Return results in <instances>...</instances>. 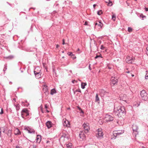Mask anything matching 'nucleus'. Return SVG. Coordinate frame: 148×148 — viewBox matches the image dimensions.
Masks as SVG:
<instances>
[{
    "mask_svg": "<svg viewBox=\"0 0 148 148\" xmlns=\"http://www.w3.org/2000/svg\"><path fill=\"white\" fill-rule=\"evenodd\" d=\"M125 108L120 105H115L114 106V111L118 116H121L125 112Z\"/></svg>",
    "mask_w": 148,
    "mask_h": 148,
    "instance_id": "nucleus-1",
    "label": "nucleus"
},
{
    "mask_svg": "<svg viewBox=\"0 0 148 148\" xmlns=\"http://www.w3.org/2000/svg\"><path fill=\"white\" fill-rule=\"evenodd\" d=\"M103 134L101 129H98L96 131V136L99 139H101L103 138Z\"/></svg>",
    "mask_w": 148,
    "mask_h": 148,
    "instance_id": "nucleus-2",
    "label": "nucleus"
},
{
    "mask_svg": "<svg viewBox=\"0 0 148 148\" xmlns=\"http://www.w3.org/2000/svg\"><path fill=\"white\" fill-rule=\"evenodd\" d=\"M140 95L143 100L147 101L148 99V95L145 90L140 92Z\"/></svg>",
    "mask_w": 148,
    "mask_h": 148,
    "instance_id": "nucleus-3",
    "label": "nucleus"
},
{
    "mask_svg": "<svg viewBox=\"0 0 148 148\" xmlns=\"http://www.w3.org/2000/svg\"><path fill=\"white\" fill-rule=\"evenodd\" d=\"M29 115V113L27 109L24 108L22 110L21 112V115L23 118H24L25 116H27Z\"/></svg>",
    "mask_w": 148,
    "mask_h": 148,
    "instance_id": "nucleus-4",
    "label": "nucleus"
},
{
    "mask_svg": "<svg viewBox=\"0 0 148 148\" xmlns=\"http://www.w3.org/2000/svg\"><path fill=\"white\" fill-rule=\"evenodd\" d=\"M118 82V79L117 77H112L111 79L110 84L112 86H114Z\"/></svg>",
    "mask_w": 148,
    "mask_h": 148,
    "instance_id": "nucleus-5",
    "label": "nucleus"
},
{
    "mask_svg": "<svg viewBox=\"0 0 148 148\" xmlns=\"http://www.w3.org/2000/svg\"><path fill=\"white\" fill-rule=\"evenodd\" d=\"M113 119L114 118L111 115L108 114L106 115L104 118V120L106 122L112 121Z\"/></svg>",
    "mask_w": 148,
    "mask_h": 148,
    "instance_id": "nucleus-6",
    "label": "nucleus"
},
{
    "mask_svg": "<svg viewBox=\"0 0 148 148\" xmlns=\"http://www.w3.org/2000/svg\"><path fill=\"white\" fill-rule=\"evenodd\" d=\"M63 124L64 126L69 127L70 124L69 122L66 119H64L63 121Z\"/></svg>",
    "mask_w": 148,
    "mask_h": 148,
    "instance_id": "nucleus-7",
    "label": "nucleus"
},
{
    "mask_svg": "<svg viewBox=\"0 0 148 148\" xmlns=\"http://www.w3.org/2000/svg\"><path fill=\"white\" fill-rule=\"evenodd\" d=\"M83 126L86 132H88L89 130V124L87 122H85L83 124Z\"/></svg>",
    "mask_w": 148,
    "mask_h": 148,
    "instance_id": "nucleus-8",
    "label": "nucleus"
},
{
    "mask_svg": "<svg viewBox=\"0 0 148 148\" xmlns=\"http://www.w3.org/2000/svg\"><path fill=\"white\" fill-rule=\"evenodd\" d=\"M80 140H82L85 138V136L83 131H80L79 134Z\"/></svg>",
    "mask_w": 148,
    "mask_h": 148,
    "instance_id": "nucleus-9",
    "label": "nucleus"
},
{
    "mask_svg": "<svg viewBox=\"0 0 148 148\" xmlns=\"http://www.w3.org/2000/svg\"><path fill=\"white\" fill-rule=\"evenodd\" d=\"M24 129L28 132L29 133H32L34 132V131L33 129L28 127H24Z\"/></svg>",
    "mask_w": 148,
    "mask_h": 148,
    "instance_id": "nucleus-10",
    "label": "nucleus"
},
{
    "mask_svg": "<svg viewBox=\"0 0 148 148\" xmlns=\"http://www.w3.org/2000/svg\"><path fill=\"white\" fill-rule=\"evenodd\" d=\"M40 70H39L38 71H34V73L37 79H39L41 77L40 74Z\"/></svg>",
    "mask_w": 148,
    "mask_h": 148,
    "instance_id": "nucleus-11",
    "label": "nucleus"
},
{
    "mask_svg": "<svg viewBox=\"0 0 148 148\" xmlns=\"http://www.w3.org/2000/svg\"><path fill=\"white\" fill-rule=\"evenodd\" d=\"M124 132V130H119L114 131V134H116L117 136H119L123 134Z\"/></svg>",
    "mask_w": 148,
    "mask_h": 148,
    "instance_id": "nucleus-12",
    "label": "nucleus"
},
{
    "mask_svg": "<svg viewBox=\"0 0 148 148\" xmlns=\"http://www.w3.org/2000/svg\"><path fill=\"white\" fill-rule=\"evenodd\" d=\"M103 26V24L100 22H99L98 23H96L95 24L96 27H97L99 29L102 28Z\"/></svg>",
    "mask_w": 148,
    "mask_h": 148,
    "instance_id": "nucleus-13",
    "label": "nucleus"
},
{
    "mask_svg": "<svg viewBox=\"0 0 148 148\" xmlns=\"http://www.w3.org/2000/svg\"><path fill=\"white\" fill-rule=\"evenodd\" d=\"M132 60L133 58L132 57H130L129 56H127V57L126 58L125 60L126 62L128 63H132Z\"/></svg>",
    "mask_w": 148,
    "mask_h": 148,
    "instance_id": "nucleus-14",
    "label": "nucleus"
},
{
    "mask_svg": "<svg viewBox=\"0 0 148 148\" xmlns=\"http://www.w3.org/2000/svg\"><path fill=\"white\" fill-rule=\"evenodd\" d=\"M132 129L134 132H136L138 134V127L136 125L134 124L133 125Z\"/></svg>",
    "mask_w": 148,
    "mask_h": 148,
    "instance_id": "nucleus-15",
    "label": "nucleus"
},
{
    "mask_svg": "<svg viewBox=\"0 0 148 148\" xmlns=\"http://www.w3.org/2000/svg\"><path fill=\"white\" fill-rule=\"evenodd\" d=\"M46 125L48 128H50L51 127L52 125V123L49 121H48L46 123Z\"/></svg>",
    "mask_w": 148,
    "mask_h": 148,
    "instance_id": "nucleus-16",
    "label": "nucleus"
},
{
    "mask_svg": "<svg viewBox=\"0 0 148 148\" xmlns=\"http://www.w3.org/2000/svg\"><path fill=\"white\" fill-rule=\"evenodd\" d=\"M99 92L101 95V96H103L104 95L106 94V93H107V92H106L103 89L100 90H99Z\"/></svg>",
    "mask_w": 148,
    "mask_h": 148,
    "instance_id": "nucleus-17",
    "label": "nucleus"
},
{
    "mask_svg": "<svg viewBox=\"0 0 148 148\" xmlns=\"http://www.w3.org/2000/svg\"><path fill=\"white\" fill-rule=\"evenodd\" d=\"M41 136L40 135H37L36 138L37 142L39 143L41 140Z\"/></svg>",
    "mask_w": 148,
    "mask_h": 148,
    "instance_id": "nucleus-18",
    "label": "nucleus"
},
{
    "mask_svg": "<svg viewBox=\"0 0 148 148\" xmlns=\"http://www.w3.org/2000/svg\"><path fill=\"white\" fill-rule=\"evenodd\" d=\"M117 123L120 125H123L124 123V121L123 119L121 120H119L117 121Z\"/></svg>",
    "mask_w": 148,
    "mask_h": 148,
    "instance_id": "nucleus-19",
    "label": "nucleus"
},
{
    "mask_svg": "<svg viewBox=\"0 0 148 148\" xmlns=\"http://www.w3.org/2000/svg\"><path fill=\"white\" fill-rule=\"evenodd\" d=\"M14 133L15 135H19L21 134L20 132L18 129L16 128L14 130Z\"/></svg>",
    "mask_w": 148,
    "mask_h": 148,
    "instance_id": "nucleus-20",
    "label": "nucleus"
},
{
    "mask_svg": "<svg viewBox=\"0 0 148 148\" xmlns=\"http://www.w3.org/2000/svg\"><path fill=\"white\" fill-rule=\"evenodd\" d=\"M43 90L45 92H47V91L48 88L47 86L46 85H44L43 86Z\"/></svg>",
    "mask_w": 148,
    "mask_h": 148,
    "instance_id": "nucleus-21",
    "label": "nucleus"
},
{
    "mask_svg": "<svg viewBox=\"0 0 148 148\" xmlns=\"http://www.w3.org/2000/svg\"><path fill=\"white\" fill-rule=\"evenodd\" d=\"M66 145L67 148H72V144L71 143H69Z\"/></svg>",
    "mask_w": 148,
    "mask_h": 148,
    "instance_id": "nucleus-22",
    "label": "nucleus"
},
{
    "mask_svg": "<svg viewBox=\"0 0 148 148\" xmlns=\"http://www.w3.org/2000/svg\"><path fill=\"white\" fill-rule=\"evenodd\" d=\"M87 84L86 83L82 82L81 84V88L82 89H84L85 86H86Z\"/></svg>",
    "mask_w": 148,
    "mask_h": 148,
    "instance_id": "nucleus-23",
    "label": "nucleus"
},
{
    "mask_svg": "<svg viewBox=\"0 0 148 148\" xmlns=\"http://www.w3.org/2000/svg\"><path fill=\"white\" fill-rule=\"evenodd\" d=\"M56 93V91L55 89H52L50 93L51 95H53Z\"/></svg>",
    "mask_w": 148,
    "mask_h": 148,
    "instance_id": "nucleus-24",
    "label": "nucleus"
},
{
    "mask_svg": "<svg viewBox=\"0 0 148 148\" xmlns=\"http://www.w3.org/2000/svg\"><path fill=\"white\" fill-rule=\"evenodd\" d=\"M127 96L125 95H123V96L122 98H121V99H122V100L125 101H126V100H125L127 98Z\"/></svg>",
    "mask_w": 148,
    "mask_h": 148,
    "instance_id": "nucleus-25",
    "label": "nucleus"
},
{
    "mask_svg": "<svg viewBox=\"0 0 148 148\" xmlns=\"http://www.w3.org/2000/svg\"><path fill=\"white\" fill-rule=\"evenodd\" d=\"M1 130H3V132H4L5 131V128L3 127H1L0 129V138L1 136Z\"/></svg>",
    "mask_w": 148,
    "mask_h": 148,
    "instance_id": "nucleus-26",
    "label": "nucleus"
},
{
    "mask_svg": "<svg viewBox=\"0 0 148 148\" xmlns=\"http://www.w3.org/2000/svg\"><path fill=\"white\" fill-rule=\"evenodd\" d=\"M106 2V3H108V6H111L112 5V2L110 1L109 0L108 2Z\"/></svg>",
    "mask_w": 148,
    "mask_h": 148,
    "instance_id": "nucleus-27",
    "label": "nucleus"
},
{
    "mask_svg": "<svg viewBox=\"0 0 148 148\" xmlns=\"http://www.w3.org/2000/svg\"><path fill=\"white\" fill-rule=\"evenodd\" d=\"M14 106L16 107V110H18L19 109V105L18 104H17L16 105L14 104Z\"/></svg>",
    "mask_w": 148,
    "mask_h": 148,
    "instance_id": "nucleus-28",
    "label": "nucleus"
},
{
    "mask_svg": "<svg viewBox=\"0 0 148 148\" xmlns=\"http://www.w3.org/2000/svg\"><path fill=\"white\" fill-rule=\"evenodd\" d=\"M95 100L96 101H98L99 100V99L97 94H96V95Z\"/></svg>",
    "mask_w": 148,
    "mask_h": 148,
    "instance_id": "nucleus-29",
    "label": "nucleus"
},
{
    "mask_svg": "<svg viewBox=\"0 0 148 148\" xmlns=\"http://www.w3.org/2000/svg\"><path fill=\"white\" fill-rule=\"evenodd\" d=\"M112 19L114 21H115L116 19V15L115 14H114L112 16Z\"/></svg>",
    "mask_w": 148,
    "mask_h": 148,
    "instance_id": "nucleus-30",
    "label": "nucleus"
},
{
    "mask_svg": "<svg viewBox=\"0 0 148 148\" xmlns=\"http://www.w3.org/2000/svg\"><path fill=\"white\" fill-rule=\"evenodd\" d=\"M145 79H148V72L146 71V75L145 76Z\"/></svg>",
    "mask_w": 148,
    "mask_h": 148,
    "instance_id": "nucleus-31",
    "label": "nucleus"
},
{
    "mask_svg": "<svg viewBox=\"0 0 148 148\" xmlns=\"http://www.w3.org/2000/svg\"><path fill=\"white\" fill-rule=\"evenodd\" d=\"M102 13V12L101 10H100L98 11L97 14L99 15H100Z\"/></svg>",
    "mask_w": 148,
    "mask_h": 148,
    "instance_id": "nucleus-32",
    "label": "nucleus"
},
{
    "mask_svg": "<svg viewBox=\"0 0 148 148\" xmlns=\"http://www.w3.org/2000/svg\"><path fill=\"white\" fill-rule=\"evenodd\" d=\"M67 54L69 56H74V55L71 52H69V53H68Z\"/></svg>",
    "mask_w": 148,
    "mask_h": 148,
    "instance_id": "nucleus-33",
    "label": "nucleus"
},
{
    "mask_svg": "<svg viewBox=\"0 0 148 148\" xmlns=\"http://www.w3.org/2000/svg\"><path fill=\"white\" fill-rule=\"evenodd\" d=\"M140 16L141 18H145L146 16H145L143 15L142 14H141L140 15ZM143 20V19H142Z\"/></svg>",
    "mask_w": 148,
    "mask_h": 148,
    "instance_id": "nucleus-34",
    "label": "nucleus"
},
{
    "mask_svg": "<svg viewBox=\"0 0 148 148\" xmlns=\"http://www.w3.org/2000/svg\"><path fill=\"white\" fill-rule=\"evenodd\" d=\"M100 57L101 58H102V57L101 56V55H100L99 56H97L95 57V59H97L98 58Z\"/></svg>",
    "mask_w": 148,
    "mask_h": 148,
    "instance_id": "nucleus-35",
    "label": "nucleus"
},
{
    "mask_svg": "<svg viewBox=\"0 0 148 148\" xmlns=\"http://www.w3.org/2000/svg\"><path fill=\"white\" fill-rule=\"evenodd\" d=\"M132 29L131 28V27H129L128 28V31L130 32H132Z\"/></svg>",
    "mask_w": 148,
    "mask_h": 148,
    "instance_id": "nucleus-36",
    "label": "nucleus"
},
{
    "mask_svg": "<svg viewBox=\"0 0 148 148\" xmlns=\"http://www.w3.org/2000/svg\"><path fill=\"white\" fill-rule=\"evenodd\" d=\"M39 70H40V69L38 67L35 69L34 71H38Z\"/></svg>",
    "mask_w": 148,
    "mask_h": 148,
    "instance_id": "nucleus-37",
    "label": "nucleus"
},
{
    "mask_svg": "<svg viewBox=\"0 0 148 148\" xmlns=\"http://www.w3.org/2000/svg\"><path fill=\"white\" fill-rule=\"evenodd\" d=\"M104 48H105V47L103 45H101V47H100V49H101L103 50Z\"/></svg>",
    "mask_w": 148,
    "mask_h": 148,
    "instance_id": "nucleus-38",
    "label": "nucleus"
},
{
    "mask_svg": "<svg viewBox=\"0 0 148 148\" xmlns=\"http://www.w3.org/2000/svg\"><path fill=\"white\" fill-rule=\"evenodd\" d=\"M72 58L73 59H75L76 58V56H75V55H74V56H72Z\"/></svg>",
    "mask_w": 148,
    "mask_h": 148,
    "instance_id": "nucleus-39",
    "label": "nucleus"
},
{
    "mask_svg": "<svg viewBox=\"0 0 148 148\" xmlns=\"http://www.w3.org/2000/svg\"><path fill=\"white\" fill-rule=\"evenodd\" d=\"M76 91L77 92H81V90L80 89H77V90H76Z\"/></svg>",
    "mask_w": 148,
    "mask_h": 148,
    "instance_id": "nucleus-40",
    "label": "nucleus"
},
{
    "mask_svg": "<svg viewBox=\"0 0 148 148\" xmlns=\"http://www.w3.org/2000/svg\"><path fill=\"white\" fill-rule=\"evenodd\" d=\"M3 113V110L2 108L1 109V112H0V114H2Z\"/></svg>",
    "mask_w": 148,
    "mask_h": 148,
    "instance_id": "nucleus-41",
    "label": "nucleus"
},
{
    "mask_svg": "<svg viewBox=\"0 0 148 148\" xmlns=\"http://www.w3.org/2000/svg\"><path fill=\"white\" fill-rule=\"evenodd\" d=\"M75 82H77L75 80H73L72 81V82L73 83H75Z\"/></svg>",
    "mask_w": 148,
    "mask_h": 148,
    "instance_id": "nucleus-42",
    "label": "nucleus"
},
{
    "mask_svg": "<svg viewBox=\"0 0 148 148\" xmlns=\"http://www.w3.org/2000/svg\"><path fill=\"white\" fill-rule=\"evenodd\" d=\"M85 25H88V22L87 21H86L84 23Z\"/></svg>",
    "mask_w": 148,
    "mask_h": 148,
    "instance_id": "nucleus-43",
    "label": "nucleus"
},
{
    "mask_svg": "<svg viewBox=\"0 0 148 148\" xmlns=\"http://www.w3.org/2000/svg\"><path fill=\"white\" fill-rule=\"evenodd\" d=\"M63 45H64L65 44V40H64V39L63 40V43H62Z\"/></svg>",
    "mask_w": 148,
    "mask_h": 148,
    "instance_id": "nucleus-44",
    "label": "nucleus"
},
{
    "mask_svg": "<svg viewBox=\"0 0 148 148\" xmlns=\"http://www.w3.org/2000/svg\"><path fill=\"white\" fill-rule=\"evenodd\" d=\"M89 69L91 70V67H90V64H89Z\"/></svg>",
    "mask_w": 148,
    "mask_h": 148,
    "instance_id": "nucleus-45",
    "label": "nucleus"
},
{
    "mask_svg": "<svg viewBox=\"0 0 148 148\" xmlns=\"http://www.w3.org/2000/svg\"><path fill=\"white\" fill-rule=\"evenodd\" d=\"M81 112H80V113H82V114H83L84 113V112H83V111H82V110H81Z\"/></svg>",
    "mask_w": 148,
    "mask_h": 148,
    "instance_id": "nucleus-46",
    "label": "nucleus"
},
{
    "mask_svg": "<svg viewBox=\"0 0 148 148\" xmlns=\"http://www.w3.org/2000/svg\"><path fill=\"white\" fill-rule=\"evenodd\" d=\"M36 146L35 145H33V148H36Z\"/></svg>",
    "mask_w": 148,
    "mask_h": 148,
    "instance_id": "nucleus-47",
    "label": "nucleus"
},
{
    "mask_svg": "<svg viewBox=\"0 0 148 148\" xmlns=\"http://www.w3.org/2000/svg\"><path fill=\"white\" fill-rule=\"evenodd\" d=\"M145 10L146 11H148V8H145Z\"/></svg>",
    "mask_w": 148,
    "mask_h": 148,
    "instance_id": "nucleus-48",
    "label": "nucleus"
},
{
    "mask_svg": "<svg viewBox=\"0 0 148 148\" xmlns=\"http://www.w3.org/2000/svg\"><path fill=\"white\" fill-rule=\"evenodd\" d=\"M45 108L46 109H47V105H45Z\"/></svg>",
    "mask_w": 148,
    "mask_h": 148,
    "instance_id": "nucleus-49",
    "label": "nucleus"
},
{
    "mask_svg": "<svg viewBox=\"0 0 148 148\" xmlns=\"http://www.w3.org/2000/svg\"><path fill=\"white\" fill-rule=\"evenodd\" d=\"M78 109L80 111H81V110H82V109L79 107H78Z\"/></svg>",
    "mask_w": 148,
    "mask_h": 148,
    "instance_id": "nucleus-50",
    "label": "nucleus"
},
{
    "mask_svg": "<svg viewBox=\"0 0 148 148\" xmlns=\"http://www.w3.org/2000/svg\"><path fill=\"white\" fill-rule=\"evenodd\" d=\"M96 5V4H94V5H93V7H94V8H95V7Z\"/></svg>",
    "mask_w": 148,
    "mask_h": 148,
    "instance_id": "nucleus-51",
    "label": "nucleus"
},
{
    "mask_svg": "<svg viewBox=\"0 0 148 148\" xmlns=\"http://www.w3.org/2000/svg\"><path fill=\"white\" fill-rule=\"evenodd\" d=\"M8 58H13V56H9Z\"/></svg>",
    "mask_w": 148,
    "mask_h": 148,
    "instance_id": "nucleus-52",
    "label": "nucleus"
},
{
    "mask_svg": "<svg viewBox=\"0 0 148 148\" xmlns=\"http://www.w3.org/2000/svg\"><path fill=\"white\" fill-rule=\"evenodd\" d=\"M56 47V48H58L59 47V45H57Z\"/></svg>",
    "mask_w": 148,
    "mask_h": 148,
    "instance_id": "nucleus-53",
    "label": "nucleus"
},
{
    "mask_svg": "<svg viewBox=\"0 0 148 148\" xmlns=\"http://www.w3.org/2000/svg\"><path fill=\"white\" fill-rule=\"evenodd\" d=\"M126 73H130V72L129 71H128L126 72Z\"/></svg>",
    "mask_w": 148,
    "mask_h": 148,
    "instance_id": "nucleus-54",
    "label": "nucleus"
},
{
    "mask_svg": "<svg viewBox=\"0 0 148 148\" xmlns=\"http://www.w3.org/2000/svg\"><path fill=\"white\" fill-rule=\"evenodd\" d=\"M131 76L132 77H134V74H132L131 75Z\"/></svg>",
    "mask_w": 148,
    "mask_h": 148,
    "instance_id": "nucleus-55",
    "label": "nucleus"
},
{
    "mask_svg": "<svg viewBox=\"0 0 148 148\" xmlns=\"http://www.w3.org/2000/svg\"><path fill=\"white\" fill-rule=\"evenodd\" d=\"M61 136H63L64 137H65V136L66 135H62Z\"/></svg>",
    "mask_w": 148,
    "mask_h": 148,
    "instance_id": "nucleus-56",
    "label": "nucleus"
},
{
    "mask_svg": "<svg viewBox=\"0 0 148 148\" xmlns=\"http://www.w3.org/2000/svg\"><path fill=\"white\" fill-rule=\"evenodd\" d=\"M108 68L109 69H111V67H109V66H108Z\"/></svg>",
    "mask_w": 148,
    "mask_h": 148,
    "instance_id": "nucleus-57",
    "label": "nucleus"
},
{
    "mask_svg": "<svg viewBox=\"0 0 148 148\" xmlns=\"http://www.w3.org/2000/svg\"><path fill=\"white\" fill-rule=\"evenodd\" d=\"M16 148H20V147H19L16 146Z\"/></svg>",
    "mask_w": 148,
    "mask_h": 148,
    "instance_id": "nucleus-58",
    "label": "nucleus"
},
{
    "mask_svg": "<svg viewBox=\"0 0 148 148\" xmlns=\"http://www.w3.org/2000/svg\"><path fill=\"white\" fill-rule=\"evenodd\" d=\"M147 50L148 51V47L147 48Z\"/></svg>",
    "mask_w": 148,
    "mask_h": 148,
    "instance_id": "nucleus-59",
    "label": "nucleus"
},
{
    "mask_svg": "<svg viewBox=\"0 0 148 148\" xmlns=\"http://www.w3.org/2000/svg\"><path fill=\"white\" fill-rule=\"evenodd\" d=\"M79 49H77V51H79Z\"/></svg>",
    "mask_w": 148,
    "mask_h": 148,
    "instance_id": "nucleus-60",
    "label": "nucleus"
},
{
    "mask_svg": "<svg viewBox=\"0 0 148 148\" xmlns=\"http://www.w3.org/2000/svg\"><path fill=\"white\" fill-rule=\"evenodd\" d=\"M70 72L71 73L72 72V71L71 70H70Z\"/></svg>",
    "mask_w": 148,
    "mask_h": 148,
    "instance_id": "nucleus-61",
    "label": "nucleus"
},
{
    "mask_svg": "<svg viewBox=\"0 0 148 148\" xmlns=\"http://www.w3.org/2000/svg\"><path fill=\"white\" fill-rule=\"evenodd\" d=\"M142 148H146L145 147H143Z\"/></svg>",
    "mask_w": 148,
    "mask_h": 148,
    "instance_id": "nucleus-62",
    "label": "nucleus"
},
{
    "mask_svg": "<svg viewBox=\"0 0 148 148\" xmlns=\"http://www.w3.org/2000/svg\"><path fill=\"white\" fill-rule=\"evenodd\" d=\"M120 96V97H121L122 95H121Z\"/></svg>",
    "mask_w": 148,
    "mask_h": 148,
    "instance_id": "nucleus-63",
    "label": "nucleus"
},
{
    "mask_svg": "<svg viewBox=\"0 0 148 148\" xmlns=\"http://www.w3.org/2000/svg\"><path fill=\"white\" fill-rule=\"evenodd\" d=\"M47 112H49V111H48V110H47Z\"/></svg>",
    "mask_w": 148,
    "mask_h": 148,
    "instance_id": "nucleus-64",
    "label": "nucleus"
}]
</instances>
